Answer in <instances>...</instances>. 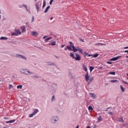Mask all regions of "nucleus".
<instances>
[{
	"mask_svg": "<svg viewBox=\"0 0 128 128\" xmlns=\"http://www.w3.org/2000/svg\"><path fill=\"white\" fill-rule=\"evenodd\" d=\"M83 70L86 72V75H85L86 82H88L90 80V76H88V68L86 65L83 64Z\"/></svg>",
	"mask_w": 128,
	"mask_h": 128,
	"instance_id": "f257e3e1",
	"label": "nucleus"
},
{
	"mask_svg": "<svg viewBox=\"0 0 128 128\" xmlns=\"http://www.w3.org/2000/svg\"><path fill=\"white\" fill-rule=\"evenodd\" d=\"M58 120V118L56 116H54L51 118V122L53 124H56Z\"/></svg>",
	"mask_w": 128,
	"mask_h": 128,
	"instance_id": "f03ea898",
	"label": "nucleus"
},
{
	"mask_svg": "<svg viewBox=\"0 0 128 128\" xmlns=\"http://www.w3.org/2000/svg\"><path fill=\"white\" fill-rule=\"evenodd\" d=\"M23 74H34L32 72H30L28 71V69H23Z\"/></svg>",
	"mask_w": 128,
	"mask_h": 128,
	"instance_id": "7ed1b4c3",
	"label": "nucleus"
},
{
	"mask_svg": "<svg viewBox=\"0 0 128 128\" xmlns=\"http://www.w3.org/2000/svg\"><path fill=\"white\" fill-rule=\"evenodd\" d=\"M16 58H22L23 60H26V57L24 56L23 55L16 54Z\"/></svg>",
	"mask_w": 128,
	"mask_h": 128,
	"instance_id": "20e7f679",
	"label": "nucleus"
},
{
	"mask_svg": "<svg viewBox=\"0 0 128 128\" xmlns=\"http://www.w3.org/2000/svg\"><path fill=\"white\" fill-rule=\"evenodd\" d=\"M69 44H70L69 46L72 48V51L76 52V47L74 46V43H72V42H70Z\"/></svg>",
	"mask_w": 128,
	"mask_h": 128,
	"instance_id": "39448f33",
	"label": "nucleus"
},
{
	"mask_svg": "<svg viewBox=\"0 0 128 128\" xmlns=\"http://www.w3.org/2000/svg\"><path fill=\"white\" fill-rule=\"evenodd\" d=\"M76 57L74 58V60H76L80 61V60H82V58H80V56L78 54L76 53L75 54Z\"/></svg>",
	"mask_w": 128,
	"mask_h": 128,
	"instance_id": "423d86ee",
	"label": "nucleus"
},
{
	"mask_svg": "<svg viewBox=\"0 0 128 128\" xmlns=\"http://www.w3.org/2000/svg\"><path fill=\"white\" fill-rule=\"evenodd\" d=\"M75 50H76V51H73L74 52H80V54H82V50L80 48V47H76V48H75Z\"/></svg>",
	"mask_w": 128,
	"mask_h": 128,
	"instance_id": "0eeeda50",
	"label": "nucleus"
},
{
	"mask_svg": "<svg viewBox=\"0 0 128 128\" xmlns=\"http://www.w3.org/2000/svg\"><path fill=\"white\" fill-rule=\"evenodd\" d=\"M120 58H122V56L113 58L110 59V60L114 62L116 60H118Z\"/></svg>",
	"mask_w": 128,
	"mask_h": 128,
	"instance_id": "6e6552de",
	"label": "nucleus"
},
{
	"mask_svg": "<svg viewBox=\"0 0 128 128\" xmlns=\"http://www.w3.org/2000/svg\"><path fill=\"white\" fill-rule=\"evenodd\" d=\"M32 34L33 36H38V33L36 32V31L32 32Z\"/></svg>",
	"mask_w": 128,
	"mask_h": 128,
	"instance_id": "1a4fd4ad",
	"label": "nucleus"
},
{
	"mask_svg": "<svg viewBox=\"0 0 128 128\" xmlns=\"http://www.w3.org/2000/svg\"><path fill=\"white\" fill-rule=\"evenodd\" d=\"M90 96L91 98H93L94 100L96 98V94L94 93H90Z\"/></svg>",
	"mask_w": 128,
	"mask_h": 128,
	"instance_id": "9d476101",
	"label": "nucleus"
},
{
	"mask_svg": "<svg viewBox=\"0 0 128 128\" xmlns=\"http://www.w3.org/2000/svg\"><path fill=\"white\" fill-rule=\"evenodd\" d=\"M15 32L17 34V36H18V34H22V32L18 30L15 29Z\"/></svg>",
	"mask_w": 128,
	"mask_h": 128,
	"instance_id": "9b49d317",
	"label": "nucleus"
},
{
	"mask_svg": "<svg viewBox=\"0 0 128 128\" xmlns=\"http://www.w3.org/2000/svg\"><path fill=\"white\" fill-rule=\"evenodd\" d=\"M98 120L97 122H102V116H100L98 118Z\"/></svg>",
	"mask_w": 128,
	"mask_h": 128,
	"instance_id": "f8f14e48",
	"label": "nucleus"
},
{
	"mask_svg": "<svg viewBox=\"0 0 128 128\" xmlns=\"http://www.w3.org/2000/svg\"><path fill=\"white\" fill-rule=\"evenodd\" d=\"M52 40V37H49V38H46L44 40V42H48V40Z\"/></svg>",
	"mask_w": 128,
	"mask_h": 128,
	"instance_id": "ddd939ff",
	"label": "nucleus"
},
{
	"mask_svg": "<svg viewBox=\"0 0 128 128\" xmlns=\"http://www.w3.org/2000/svg\"><path fill=\"white\" fill-rule=\"evenodd\" d=\"M16 122V120H11L10 121H6V124H12V122Z\"/></svg>",
	"mask_w": 128,
	"mask_h": 128,
	"instance_id": "4468645a",
	"label": "nucleus"
},
{
	"mask_svg": "<svg viewBox=\"0 0 128 128\" xmlns=\"http://www.w3.org/2000/svg\"><path fill=\"white\" fill-rule=\"evenodd\" d=\"M8 38L7 37H4V36H2L1 38H0V40H8Z\"/></svg>",
	"mask_w": 128,
	"mask_h": 128,
	"instance_id": "2eb2a0df",
	"label": "nucleus"
},
{
	"mask_svg": "<svg viewBox=\"0 0 128 128\" xmlns=\"http://www.w3.org/2000/svg\"><path fill=\"white\" fill-rule=\"evenodd\" d=\"M50 6H48L46 9L45 10L44 12L46 13L48 12V10H50Z\"/></svg>",
	"mask_w": 128,
	"mask_h": 128,
	"instance_id": "dca6fc26",
	"label": "nucleus"
},
{
	"mask_svg": "<svg viewBox=\"0 0 128 128\" xmlns=\"http://www.w3.org/2000/svg\"><path fill=\"white\" fill-rule=\"evenodd\" d=\"M36 10H37V12H38V11L40 10V6H38V4H36Z\"/></svg>",
	"mask_w": 128,
	"mask_h": 128,
	"instance_id": "f3484780",
	"label": "nucleus"
},
{
	"mask_svg": "<svg viewBox=\"0 0 128 128\" xmlns=\"http://www.w3.org/2000/svg\"><path fill=\"white\" fill-rule=\"evenodd\" d=\"M38 110L36 109V110H35L34 111L33 114H38Z\"/></svg>",
	"mask_w": 128,
	"mask_h": 128,
	"instance_id": "a211bd4d",
	"label": "nucleus"
},
{
	"mask_svg": "<svg viewBox=\"0 0 128 128\" xmlns=\"http://www.w3.org/2000/svg\"><path fill=\"white\" fill-rule=\"evenodd\" d=\"M22 6H24V8H26V10H28V6H26V5H25L24 4L23 5H22L20 6V8H22Z\"/></svg>",
	"mask_w": 128,
	"mask_h": 128,
	"instance_id": "6ab92c4d",
	"label": "nucleus"
},
{
	"mask_svg": "<svg viewBox=\"0 0 128 128\" xmlns=\"http://www.w3.org/2000/svg\"><path fill=\"white\" fill-rule=\"evenodd\" d=\"M56 42L54 41L52 42L50 46H56Z\"/></svg>",
	"mask_w": 128,
	"mask_h": 128,
	"instance_id": "aec40b11",
	"label": "nucleus"
},
{
	"mask_svg": "<svg viewBox=\"0 0 128 128\" xmlns=\"http://www.w3.org/2000/svg\"><path fill=\"white\" fill-rule=\"evenodd\" d=\"M120 88L122 92H124V90H126V88H124L122 86H120Z\"/></svg>",
	"mask_w": 128,
	"mask_h": 128,
	"instance_id": "412c9836",
	"label": "nucleus"
},
{
	"mask_svg": "<svg viewBox=\"0 0 128 128\" xmlns=\"http://www.w3.org/2000/svg\"><path fill=\"white\" fill-rule=\"evenodd\" d=\"M109 74H112V76L116 75V72H109Z\"/></svg>",
	"mask_w": 128,
	"mask_h": 128,
	"instance_id": "4be33fe9",
	"label": "nucleus"
},
{
	"mask_svg": "<svg viewBox=\"0 0 128 128\" xmlns=\"http://www.w3.org/2000/svg\"><path fill=\"white\" fill-rule=\"evenodd\" d=\"M46 0H44L42 8H44V6H46Z\"/></svg>",
	"mask_w": 128,
	"mask_h": 128,
	"instance_id": "5701e85b",
	"label": "nucleus"
},
{
	"mask_svg": "<svg viewBox=\"0 0 128 128\" xmlns=\"http://www.w3.org/2000/svg\"><path fill=\"white\" fill-rule=\"evenodd\" d=\"M66 48L68 50H72V47H70V46H67Z\"/></svg>",
	"mask_w": 128,
	"mask_h": 128,
	"instance_id": "b1692460",
	"label": "nucleus"
},
{
	"mask_svg": "<svg viewBox=\"0 0 128 128\" xmlns=\"http://www.w3.org/2000/svg\"><path fill=\"white\" fill-rule=\"evenodd\" d=\"M94 68L93 66H90V72H92V70H94Z\"/></svg>",
	"mask_w": 128,
	"mask_h": 128,
	"instance_id": "393cba45",
	"label": "nucleus"
},
{
	"mask_svg": "<svg viewBox=\"0 0 128 128\" xmlns=\"http://www.w3.org/2000/svg\"><path fill=\"white\" fill-rule=\"evenodd\" d=\"M70 56L72 58H74V54H72V52L70 53Z\"/></svg>",
	"mask_w": 128,
	"mask_h": 128,
	"instance_id": "a878e982",
	"label": "nucleus"
},
{
	"mask_svg": "<svg viewBox=\"0 0 128 128\" xmlns=\"http://www.w3.org/2000/svg\"><path fill=\"white\" fill-rule=\"evenodd\" d=\"M118 122H124V119L122 118V117H121V118H119L118 120Z\"/></svg>",
	"mask_w": 128,
	"mask_h": 128,
	"instance_id": "bb28decb",
	"label": "nucleus"
},
{
	"mask_svg": "<svg viewBox=\"0 0 128 128\" xmlns=\"http://www.w3.org/2000/svg\"><path fill=\"white\" fill-rule=\"evenodd\" d=\"M11 36H18V34L16 33V32H12V33L11 34Z\"/></svg>",
	"mask_w": 128,
	"mask_h": 128,
	"instance_id": "cd10ccee",
	"label": "nucleus"
},
{
	"mask_svg": "<svg viewBox=\"0 0 128 128\" xmlns=\"http://www.w3.org/2000/svg\"><path fill=\"white\" fill-rule=\"evenodd\" d=\"M17 88H20V90H22V85H18L17 86Z\"/></svg>",
	"mask_w": 128,
	"mask_h": 128,
	"instance_id": "c85d7f7f",
	"label": "nucleus"
},
{
	"mask_svg": "<svg viewBox=\"0 0 128 128\" xmlns=\"http://www.w3.org/2000/svg\"><path fill=\"white\" fill-rule=\"evenodd\" d=\"M88 110H94V108H92V106H89L88 107Z\"/></svg>",
	"mask_w": 128,
	"mask_h": 128,
	"instance_id": "c756f323",
	"label": "nucleus"
},
{
	"mask_svg": "<svg viewBox=\"0 0 128 128\" xmlns=\"http://www.w3.org/2000/svg\"><path fill=\"white\" fill-rule=\"evenodd\" d=\"M93 58H98V54H96L94 55H92Z\"/></svg>",
	"mask_w": 128,
	"mask_h": 128,
	"instance_id": "7c9ffc66",
	"label": "nucleus"
},
{
	"mask_svg": "<svg viewBox=\"0 0 128 128\" xmlns=\"http://www.w3.org/2000/svg\"><path fill=\"white\" fill-rule=\"evenodd\" d=\"M110 82H118V80H111Z\"/></svg>",
	"mask_w": 128,
	"mask_h": 128,
	"instance_id": "2f4dec72",
	"label": "nucleus"
},
{
	"mask_svg": "<svg viewBox=\"0 0 128 128\" xmlns=\"http://www.w3.org/2000/svg\"><path fill=\"white\" fill-rule=\"evenodd\" d=\"M34 116V113H32V114H30L29 115V118H32V116Z\"/></svg>",
	"mask_w": 128,
	"mask_h": 128,
	"instance_id": "473e14b6",
	"label": "nucleus"
},
{
	"mask_svg": "<svg viewBox=\"0 0 128 128\" xmlns=\"http://www.w3.org/2000/svg\"><path fill=\"white\" fill-rule=\"evenodd\" d=\"M79 40L80 42H84V39L80 38Z\"/></svg>",
	"mask_w": 128,
	"mask_h": 128,
	"instance_id": "72a5a7b5",
	"label": "nucleus"
},
{
	"mask_svg": "<svg viewBox=\"0 0 128 128\" xmlns=\"http://www.w3.org/2000/svg\"><path fill=\"white\" fill-rule=\"evenodd\" d=\"M48 66H54V63L52 62L50 64H48Z\"/></svg>",
	"mask_w": 128,
	"mask_h": 128,
	"instance_id": "f704fd0d",
	"label": "nucleus"
},
{
	"mask_svg": "<svg viewBox=\"0 0 128 128\" xmlns=\"http://www.w3.org/2000/svg\"><path fill=\"white\" fill-rule=\"evenodd\" d=\"M12 85L10 84L8 86V90H10V88H12Z\"/></svg>",
	"mask_w": 128,
	"mask_h": 128,
	"instance_id": "c9c22d12",
	"label": "nucleus"
},
{
	"mask_svg": "<svg viewBox=\"0 0 128 128\" xmlns=\"http://www.w3.org/2000/svg\"><path fill=\"white\" fill-rule=\"evenodd\" d=\"M84 56H88V54L87 52H84Z\"/></svg>",
	"mask_w": 128,
	"mask_h": 128,
	"instance_id": "e433bc0d",
	"label": "nucleus"
},
{
	"mask_svg": "<svg viewBox=\"0 0 128 128\" xmlns=\"http://www.w3.org/2000/svg\"><path fill=\"white\" fill-rule=\"evenodd\" d=\"M34 16H32V22H34Z\"/></svg>",
	"mask_w": 128,
	"mask_h": 128,
	"instance_id": "4c0bfd02",
	"label": "nucleus"
},
{
	"mask_svg": "<svg viewBox=\"0 0 128 128\" xmlns=\"http://www.w3.org/2000/svg\"><path fill=\"white\" fill-rule=\"evenodd\" d=\"M22 32H24V30H26V28L24 27L22 28Z\"/></svg>",
	"mask_w": 128,
	"mask_h": 128,
	"instance_id": "58836bf2",
	"label": "nucleus"
},
{
	"mask_svg": "<svg viewBox=\"0 0 128 128\" xmlns=\"http://www.w3.org/2000/svg\"><path fill=\"white\" fill-rule=\"evenodd\" d=\"M48 36H44V37H43V40H44L46 38H48Z\"/></svg>",
	"mask_w": 128,
	"mask_h": 128,
	"instance_id": "ea45409f",
	"label": "nucleus"
},
{
	"mask_svg": "<svg viewBox=\"0 0 128 128\" xmlns=\"http://www.w3.org/2000/svg\"><path fill=\"white\" fill-rule=\"evenodd\" d=\"M108 114H110V116H112V112H108Z\"/></svg>",
	"mask_w": 128,
	"mask_h": 128,
	"instance_id": "a19ab883",
	"label": "nucleus"
},
{
	"mask_svg": "<svg viewBox=\"0 0 128 128\" xmlns=\"http://www.w3.org/2000/svg\"><path fill=\"white\" fill-rule=\"evenodd\" d=\"M54 96H53L52 99V102L54 101Z\"/></svg>",
	"mask_w": 128,
	"mask_h": 128,
	"instance_id": "79ce46f5",
	"label": "nucleus"
},
{
	"mask_svg": "<svg viewBox=\"0 0 128 128\" xmlns=\"http://www.w3.org/2000/svg\"><path fill=\"white\" fill-rule=\"evenodd\" d=\"M94 80V78H92L91 79H90V82H92Z\"/></svg>",
	"mask_w": 128,
	"mask_h": 128,
	"instance_id": "37998d69",
	"label": "nucleus"
},
{
	"mask_svg": "<svg viewBox=\"0 0 128 128\" xmlns=\"http://www.w3.org/2000/svg\"><path fill=\"white\" fill-rule=\"evenodd\" d=\"M123 82H124V84H128V83L124 81H123Z\"/></svg>",
	"mask_w": 128,
	"mask_h": 128,
	"instance_id": "c03bdc74",
	"label": "nucleus"
},
{
	"mask_svg": "<svg viewBox=\"0 0 128 128\" xmlns=\"http://www.w3.org/2000/svg\"><path fill=\"white\" fill-rule=\"evenodd\" d=\"M4 120H8V118L6 117H4Z\"/></svg>",
	"mask_w": 128,
	"mask_h": 128,
	"instance_id": "a18cd8bd",
	"label": "nucleus"
},
{
	"mask_svg": "<svg viewBox=\"0 0 128 128\" xmlns=\"http://www.w3.org/2000/svg\"><path fill=\"white\" fill-rule=\"evenodd\" d=\"M33 78H38V77L36 76H33Z\"/></svg>",
	"mask_w": 128,
	"mask_h": 128,
	"instance_id": "49530a36",
	"label": "nucleus"
},
{
	"mask_svg": "<svg viewBox=\"0 0 128 128\" xmlns=\"http://www.w3.org/2000/svg\"><path fill=\"white\" fill-rule=\"evenodd\" d=\"M88 56H92V54H88Z\"/></svg>",
	"mask_w": 128,
	"mask_h": 128,
	"instance_id": "de8ad7c7",
	"label": "nucleus"
},
{
	"mask_svg": "<svg viewBox=\"0 0 128 128\" xmlns=\"http://www.w3.org/2000/svg\"><path fill=\"white\" fill-rule=\"evenodd\" d=\"M64 45H61V47L62 48H64Z\"/></svg>",
	"mask_w": 128,
	"mask_h": 128,
	"instance_id": "09e8293b",
	"label": "nucleus"
},
{
	"mask_svg": "<svg viewBox=\"0 0 128 128\" xmlns=\"http://www.w3.org/2000/svg\"><path fill=\"white\" fill-rule=\"evenodd\" d=\"M126 48H128V46H126V47H124V50H126Z\"/></svg>",
	"mask_w": 128,
	"mask_h": 128,
	"instance_id": "8fccbe9b",
	"label": "nucleus"
},
{
	"mask_svg": "<svg viewBox=\"0 0 128 128\" xmlns=\"http://www.w3.org/2000/svg\"><path fill=\"white\" fill-rule=\"evenodd\" d=\"M108 64H112V62H108Z\"/></svg>",
	"mask_w": 128,
	"mask_h": 128,
	"instance_id": "3c124183",
	"label": "nucleus"
},
{
	"mask_svg": "<svg viewBox=\"0 0 128 128\" xmlns=\"http://www.w3.org/2000/svg\"><path fill=\"white\" fill-rule=\"evenodd\" d=\"M38 4H38L39 6H40V4H42V2H38Z\"/></svg>",
	"mask_w": 128,
	"mask_h": 128,
	"instance_id": "603ef678",
	"label": "nucleus"
},
{
	"mask_svg": "<svg viewBox=\"0 0 128 128\" xmlns=\"http://www.w3.org/2000/svg\"><path fill=\"white\" fill-rule=\"evenodd\" d=\"M52 2L50 1V4L52 5Z\"/></svg>",
	"mask_w": 128,
	"mask_h": 128,
	"instance_id": "864d4df0",
	"label": "nucleus"
},
{
	"mask_svg": "<svg viewBox=\"0 0 128 128\" xmlns=\"http://www.w3.org/2000/svg\"><path fill=\"white\" fill-rule=\"evenodd\" d=\"M124 52H128V50H125V51Z\"/></svg>",
	"mask_w": 128,
	"mask_h": 128,
	"instance_id": "5fc2aeb1",
	"label": "nucleus"
},
{
	"mask_svg": "<svg viewBox=\"0 0 128 128\" xmlns=\"http://www.w3.org/2000/svg\"><path fill=\"white\" fill-rule=\"evenodd\" d=\"M52 18H53L52 17H51L50 18V20H52Z\"/></svg>",
	"mask_w": 128,
	"mask_h": 128,
	"instance_id": "6e6d98bb",
	"label": "nucleus"
},
{
	"mask_svg": "<svg viewBox=\"0 0 128 128\" xmlns=\"http://www.w3.org/2000/svg\"><path fill=\"white\" fill-rule=\"evenodd\" d=\"M56 58H58V56H56Z\"/></svg>",
	"mask_w": 128,
	"mask_h": 128,
	"instance_id": "4d7b16f0",
	"label": "nucleus"
},
{
	"mask_svg": "<svg viewBox=\"0 0 128 128\" xmlns=\"http://www.w3.org/2000/svg\"><path fill=\"white\" fill-rule=\"evenodd\" d=\"M52 2H54V0H50V1Z\"/></svg>",
	"mask_w": 128,
	"mask_h": 128,
	"instance_id": "13d9d810",
	"label": "nucleus"
},
{
	"mask_svg": "<svg viewBox=\"0 0 128 128\" xmlns=\"http://www.w3.org/2000/svg\"><path fill=\"white\" fill-rule=\"evenodd\" d=\"M126 58H128V56H126Z\"/></svg>",
	"mask_w": 128,
	"mask_h": 128,
	"instance_id": "bf43d9fd",
	"label": "nucleus"
},
{
	"mask_svg": "<svg viewBox=\"0 0 128 128\" xmlns=\"http://www.w3.org/2000/svg\"><path fill=\"white\" fill-rule=\"evenodd\" d=\"M64 50H68V48H66L64 49Z\"/></svg>",
	"mask_w": 128,
	"mask_h": 128,
	"instance_id": "052dcab7",
	"label": "nucleus"
},
{
	"mask_svg": "<svg viewBox=\"0 0 128 128\" xmlns=\"http://www.w3.org/2000/svg\"><path fill=\"white\" fill-rule=\"evenodd\" d=\"M4 128H7V127L4 126Z\"/></svg>",
	"mask_w": 128,
	"mask_h": 128,
	"instance_id": "680f3d73",
	"label": "nucleus"
},
{
	"mask_svg": "<svg viewBox=\"0 0 128 128\" xmlns=\"http://www.w3.org/2000/svg\"><path fill=\"white\" fill-rule=\"evenodd\" d=\"M1 16H1V15H0V19Z\"/></svg>",
	"mask_w": 128,
	"mask_h": 128,
	"instance_id": "e2e57ef3",
	"label": "nucleus"
},
{
	"mask_svg": "<svg viewBox=\"0 0 128 128\" xmlns=\"http://www.w3.org/2000/svg\"><path fill=\"white\" fill-rule=\"evenodd\" d=\"M35 2H36V0H34Z\"/></svg>",
	"mask_w": 128,
	"mask_h": 128,
	"instance_id": "0e129e2a",
	"label": "nucleus"
},
{
	"mask_svg": "<svg viewBox=\"0 0 128 128\" xmlns=\"http://www.w3.org/2000/svg\"><path fill=\"white\" fill-rule=\"evenodd\" d=\"M0 14H2V12H0Z\"/></svg>",
	"mask_w": 128,
	"mask_h": 128,
	"instance_id": "69168bd1",
	"label": "nucleus"
},
{
	"mask_svg": "<svg viewBox=\"0 0 128 128\" xmlns=\"http://www.w3.org/2000/svg\"><path fill=\"white\" fill-rule=\"evenodd\" d=\"M102 68V67H101V68Z\"/></svg>",
	"mask_w": 128,
	"mask_h": 128,
	"instance_id": "338daca9",
	"label": "nucleus"
}]
</instances>
